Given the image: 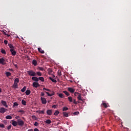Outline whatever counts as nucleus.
<instances>
[{"mask_svg":"<svg viewBox=\"0 0 131 131\" xmlns=\"http://www.w3.org/2000/svg\"><path fill=\"white\" fill-rule=\"evenodd\" d=\"M27 74H28V75H29V76H35V75H36V73H35V72H34L33 70H30L29 71H28L27 72Z\"/></svg>","mask_w":131,"mask_h":131,"instance_id":"nucleus-1","label":"nucleus"},{"mask_svg":"<svg viewBox=\"0 0 131 131\" xmlns=\"http://www.w3.org/2000/svg\"><path fill=\"white\" fill-rule=\"evenodd\" d=\"M17 125L19 126H23L24 125V121L21 119L17 120Z\"/></svg>","mask_w":131,"mask_h":131,"instance_id":"nucleus-2","label":"nucleus"},{"mask_svg":"<svg viewBox=\"0 0 131 131\" xmlns=\"http://www.w3.org/2000/svg\"><path fill=\"white\" fill-rule=\"evenodd\" d=\"M7 111H8V109L5 108V107L0 108V113H2V114H4L5 112H7Z\"/></svg>","mask_w":131,"mask_h":131,"instance_id":"nucleus-3","label":"nucleus"},{"mask_svg":"<svg viewBox=\"0 0 131 131\" xmlns=\"http://www.w3.org/2000/svg\"><path fill=\"white\" fill-rule=\"evenodd\" d=\"M10 52L11 53L12 56H13L14 57V56H16V51H15V49H10Z\"/></svg>","mask_w":131,"mask_h":131,"instance_id":"nucleus-4","label":"nucleus"},{"mask_svg":"<svg viewBox=\"0 0 131 131\" xmlns=\"http://www.w3.org/2000/svg\"><path fill=\"white\" fill-rule=\"evenodd\" d=\"M68 91L71 94H73L75 92V89L73 88H68Z\"/></svg>","mask_w":131,"mask_h":131,"instance_id":"nucleus-5","label":"nucleus"},{"mask_svg":"<svg viewBox=\"0 0 131 131\" xmlns=\"http://www.w3.org/2000/svg\"><path fill=\"white\" fill-rule=\"evenodd\" d=\"M40 86V85L38 83V82H34L33 83V88H38V86Z\"/></svg>","mask_w":131,"mask_h":131,"instance_id":"nucleus-6","label":"nucleus"},{"mask_svg":"<svg viewBox=\"0 0 131 131\" xmlns=\"http://www.w3.org/2000/svg\"><path fill=\"white\" fill-rule=\"evenodd\" d=\"M11 123L13 126H17L18 125V121L12 120Z\"/></svg>","mask_w":131,"mask_h":131,"instance_id":"nucleus-7","label":"nucleus"},{"mask_svg":"<svg viewBox=\"0 0 131 131\" xmlns=\"http://www.w3.org/2000/svg\"><path fill=\"white\" fill-rule=\"evenodd\" d=\"M1 103L2 105H3V106H5V107H6V108H8V106L7 105V102H6V101L2 100L1 101Z\"/></svg>","mask_w":131,"mask_h":131,"instance_id":"nucleus-8","label":"nucleus"},{"mask_svg":"<svg viewBox=\"0 0 131 131\" xmlns=\"http://www.w3.org/2000/svg\"><path fill=\"white\" fill-rule=\"evenodd\" d=\"M5 59L4 58H0V64H2V65H6V63H5Z\"/></svg>","mask_w":131,"mask_h":131,"instance_id":"nucleus-9","label":"nucleus"},{"mask_svg":"<svg viewBox=\"0 0 131 131\" xmlns=\"http://www.w3.org/2000/svg\"><path fill=\"white\" fill-rule=\"evenodd\" d=\"M41 101L42 104H46L47 103V99L43 97H41Z\"/></svg>","mask_w":131,"mask_h":131,"instance_id":"nucleus-10","label":"nucleus"},{"mask_svg":"<svg viewBox=\"0 0 131 131\" xmlns=\"http://www.w3.org/2000/svg\"><path fill=\"white\" fill-rule=\"evenodd\" d=\"M45 93H46V94H47V95H48V96H49V97H52V96H54V95H55L54 92H52V93L51 94H50L48 92H45Z\"/></svg>","mask_w":131,"mask_h":131,"instance_id":"nucleus-11","label":"nucleus"},{"mask_svg":"<svg viewBox=\"0 0 131 131\" xmlns=\"http://www.w3.org/2000/svg\"><path fill=\"white\" fill-rule=\"evenodd\" d=\"M32 79L34 81H36V82H38V81H39L38 78H37L36 77H34V76L32 78Z\"/></svg>","mask_w":131,"mask_h":131,"instance_id":"nucleus-12","label":"nucleus"},{"mask_svg":"<svg viewBox=\"0 0 131 131\" xmlns=\"http://www.w3.org/2000/svg\"><path fill=\"white\" fill-rule=\"evenodd\" d=\"M52 113H53V112H52V110H48L47 111V114L48 115H52Z\"/></svg>","mask_w":131,"mask_h":131,"instance_id":"nucleus-13","label":"nucleus"},{"mask_svg":"<svg viewBox=\"0 0 131 131\" xmlns=\"http://www.w3.org/2000/svg\"><path fill=\"white\" fill-rule=\"evenodd\" d=\"M38 51L41 54H45V51L41 49L40 48H38Z\"/></svg>","mask_w":131,"mask_h":131,"instance_id":"nucleus-14","label":"nucleus"},{"mask_svg":"<svg viewBox=\"0 0 131 131\" xmlns=\"http://www.w3.org/2000/svg\"><path fill=\"white\" fill-rule=\"evenodd\" d=\"M32 64H33V65H34V66H37V61H36L35 60H33Z\"/></svg>","mask_w":131,"mask_h":131,"instance_id":"nucleus-15","label":"nucleus"},{"mask_svg":"<svg viewBox=\"0 0 131 131\" xmlns=\"http://www.w3.org/2000/svg\"><path fill=\"white\" fill-rule=\"evenodd\" d=\"M30 94H31V91H30V90H27L26 91V95H27V96H29V95H30Z\"/></svg>","mask_w":131,"mask_h":131,"instance_id":"nucleus-16","label":"nucleus"},{"mask_svg":"<svg viewBox=\"0 0 131 131\" xmlns=\"http://www.w3.org/2000/svg\"><path fill=\"white\" fill-rule=\"evenodd\" d=\"M77 99L79 100V101H83V100H82V99L81 98V94H80L78 97H77Z\"/></svg>","mask_w":131,"mask_h":131,"instance_id":"nucleus-17","label":"nucleus"},{"mask_svg":"<svg viewBox=\"0 0 131 131\" xmlns=\"http://www.w3.org/2000/svg\"><path fill=\"white\" fill-rule=\"evenodd\" d=\"M60 114V112H59V111L56 110L55 111V112L54 113V115H55V116H58V115H59V114Z\"/></svg>","mask_w":131,"mask_h":131,"instance_id":"nucleus-18","label":"nucleus"},{"mask_svg":"<svg viewBox=\"0 0 131 131\" xmlns=\"http://www.w3.org/2000/svg\"><path fill=\"white\" fill-rule=\"evenodd\" d=\"M8 47H9L10 50H13L14 49V46H13V44L12 43H9L8 44Z\"/></svg>","mask_w":131,"mask_h":131,"instance_id":"nucleus-19","label":"nucleus"},{"mask_svg":"<svg viewBox=\"0 0 131 131\" xmlns=\"http://www.w3.org/2000/svg\"><path fill=\"white\" fill-rule=\"evenodd\" d=\"M68 99V101H69V102H70L71 103H72V102H73V99L72 98V97L69 96Z\"/></svg>","mask_w":131,"mask_h":131,"instance_id":"nucleus-20","label":"nucleus"},{"mask_svg":"<svg viewBox=\"0 0 131 131\" xmlns=\"http://www.w3.org/2000/svg\"><path fill=\"white\" fill-rule=\"evenodd\" d=\"M45 122L47 124H51V123H52V121H51L50 119H48L45 121Z\"/></svg>","mask_w":131,"mask_h":131,"instance_id":"nucleus-21","label":"nucleus"},{"mask_svg":"<svg viewBox=\"0 0 131 131\" xmlns=\"http://www.w3.org/2000/svg\"><path fill=\"white\" fill-rule=\"evenodd\" d=\"M49 79L50 80H51V81H52V82H55V83L57 82V80H56L55 79H53V78H52L51 77H49Z\"/></svg>","mask_w":131,"mask_h":131,"instance_id":"nucleus-22","label":"nucleus"},{"mask_svg":"<svg viewBox=\"0 0 131 131\" xmlns=\"http://www.w3.org/2000/svg\"><path fill=\"white\" fill-rule=\"evenodd\" d=\"M38 79H39V80H40L42 82H43V81H45V78H43V77H39L38 78Z\"/></svg>","mask_w":131,"mask_h":131,"instance_id":"nucleus-23","label":"nucleus"},{"mask_svg":"<svg viewBox=\"0 0 131 131\" xmlns=\"http://www.w3.org/2000/svg\"><path fill=\"white\" fill-rule=\"evenodd\" d=\"M6 75L7 77H9V76H11V75H12V74L9 72H7L6 73Z\"/></svg>","mask_w":131,"mask_h":131,"instance_id":"nucleus-24","label":"nucleus"},{"mask_svg":"<svg viewBox=\"0 0 131 131\" xmlns=\"http://www.w3.org/2000/svg\"><path fill=\"white\" fill-rule=\"evenodd\" d=\"M13 86L14 87V89H17L18 88V83L14 82V84L13 85Z\"/></svg>","mask_w":131,"mask_h":131,"instance_id":"nucleus-25","label":"nucleus"},{"mask_svg":"<svg viewBox=\"0 0 131 131\" xmlns=\"http://www.w3.org/2000/svg\"><path fill=\"white\" fill-rule=\"evenodd\" d=\"M63 116H64V117H68L69 116V115H68V113L63 112Z\"/></svg>","mask_w":131,"mask_h":131,"instance_id":"nucleus-26","label":"nucleus"},{"mask_svg":"<svg viewBox=\"0 0 131 131\" xmlns=\"http://www.w3.org/2000/svg\"><path fill=\"white\" fill-rule=\"evenodd\" d=\"M58 96L59 97V98H61V99H62V98H64V95L62 93L59 94Z\"/></svg>","mask_w":131,"mask_h":131,"instance_id":"nucleus-27","label":"nucleus"},{"mask_svg":"<svg viewBox=\"0 0 131 131\" xmlns=\"http://www.w3.org/2000/svg\"><path fill=\"white\" fill-rule=\"evenodd\" d=\"M6 119H12L13 118L10 115H7L5 117Z\"/></svg>","mask_w":131,"mask_h":131,"instance_id":"nucleus-28","label":"nucleus"},{"mask_svg":"<svg viewBox=\"0 0 131 131\" xmlns=\"http://www.w3.org/2000/svg\"><path fill=\"white\" fill-rule=\"evenodd\" d=\"M58 75L59 76H61L62 75V72L61 71V70H59L57 72Z\"/></svg>","mask_w":131,"mask_h":131,"instance_id":"nucleus-29","label":"nucleus"},{"mask_svg":"<svg viewBox=\"0 0 131 131\" xmlns=\"http://www.w3.org/2000/svg\"><path fill=\"white\" fill-rule=\"evenodd\" d=\"M63 94H64L66 96H70V94L68 93V92L64 91L63 92Z\"/></svg>","mask_w":131,"mask_h":131,"instance_id":"nucleus-30","label":"nucleus"},{"mask_svg":"<svg viewBox=\"0 0 131 131\" xmlns=\"http://www.w3.org/2000/svg\"><path fill=\"white\" fill-rule=\"evenodd\" d=\"M21 104H23L24 106H26V101L24 100V99H23L21 101Z\"/></svg>","mask_w":131,"mask_h":131,"instance_id":"nucleus-31","label":"nucleus"},{"mask_svg":"<svg viewBox=\"0 0 131 131\" xmlns=\"http://www.w3.org/2000/svg\"><path fill=\"white\" fill-rule=\"evenodd\" d=\"M19 78H15V79L14 80V83H19Z\"/></svg>","mask_w":131,"mask_h":131,"instance_id":"nucleus-32","label":"nucleus"},{"mask_svg":"<svg viewBox=\"0 0 131 131\" xmlns=\"http://www.w3.org/2000/svg\"><path fill=\"white\" fill-rule=\"evenodd\" d=\"M1 53H2V54H3L4 55H6V50H5V49H2L1 50Z\"/></svg>","mask_w":131,"mask_h":131,"instance_id":"nucleus-33","label":"nucleus"},{"mask_svg":"<svg viewBox=\"0 0 131 131\" xmlns=\"http://www.w3.org/2000/svg\"><path fill=\"white\" fill-rule=\"evenodd\" d=\"M25 91H26V86H24V88L21 90V92H22V93H24V92H25Z\"/></svg>","mask_w":131,"mask_h":131,"instance_id":"nucleus-34","label":"nucleus"},{"mask_svg":"<svg viewBox=\"0 0 131 131\" xmlns=\"http://www.w3.org/2000/svg\"><path fill=\"white\" fill-rule=\"evenodd\" d=\"M36 74L38 75V76H41V75H42L40 72H37Z\"/></svg>","mask_w":131,"mask_h":131,"instance_id":"nucleus-35","label":"nucleus"},{"mask_svg":"<svg viewBox=\"0 0 131 131\" xmlns=\"http://www.w3.org/2000/svg\"><path fill=\"white\" fill-rule=\"evenodd\" d=\"M32 118L34 120H37V118L36 117V116H35V115H33L32 116Z\"/></svg>","mask_w":131,"mask_h":131,"instance_id":"nucleus-36","label":"nucleus"},{"mask_svg":"<svg viewBox=\"0 0 131 131\" xmlns=\"http://www.w3.org/2000/svg\"><path fill=\"white\" fill-rule=\"evenodd\" d=\"M102 105L104 107V108H108V105L106 103H103Z\"/></svg>","mask_w":131,"mask_h":131,"instance_id":"nucleus-37","label":"nucleus"},{"mask_svg":"<svg viewBox=\"0 0 131 131\" xmlns=\"http://www.w3.org/2000/svg\"><path fill=\"white\" fill-rule=\"evenodd\" d=\"M38 69L39 70H40V71H43V70H44L43 68L40 67H38Z\"/></svg>","mask_w":131,"mask_h":131,"instance_id":"nucleus-38","label":"nucleus"},{"mask_svg":"<svg viewBox=\"0 0 131 131\" xmlns=\"http://www.w3.org/2000/svg\"><path fill=\"white\" fill-rule=\"evenodd\" d=\"M67 110H68V107H63L62 111H67Z\"/></svg>","mask_w":131,"mask_h":131,"instance_id":"nucleus-39","label":"nucleus"},{"mask_svg":"<svg viewBox=\"0 0 131 131\" xmlns=\"http://www.w3.org/2000/svg\"><path fill=\"white\" fill-rule=\"evenodd\" d=\"M39 114H45V111H39Z\"/></svg>","mask_w":131,"mask_h":131,"instance_id":"nucleus-40","label":"nucleus"},{"mask_svg":"<svg viewBox=\"0 0 131 131\" xmlns=\"http://www.w3.org/2000/svg\"><path fill=\"white\" fill-rule=\"evenodd\" d=\"M34 125L35 126H38V125H39V124L38 123V122H35L34 124Z\"/></svg>","mask_w":131,"mask_h":131,"instance_id":"nucleus-41","label":"nucleus"},{"mask_svg":"<svg viewBox=\"0 0 131 131\" xmlns=\"http://www.w3.org/2000/svg\"><path fill=\"white\" fill-rule=\"evenodd\" d=\"M18 103L17 102H14L13 103V107H17V106H18Z\"/></svg>","mask_w":131,"mask_h":131,"instance_id":"nucleus-42","label":"nucleus"},{"mask_svg":"<svg viewBox=\"0 0 131 131\" xmlns=\"http://www.w3.org/2000/svg\"><path fill=\"white\" fill-rule=\"evenodd\" d=\"M0 127H2V128H5V125L3 123L0 124Z\"/></svg>","mask_w":131,"mask_h":131,"instance_id":"nucleus-43","label":"nucleus"},{"mask_svg":"<svg viewBox=\"0 0 131 131\" xmlns=\"http://www.w3.org/2000/svg\"><path fill=\"white\" fill-rule=\"evenodd\" d=\"M11 128H12V125H9L8 127H7V129L8 130H10V129H11Z\"/></svg>","mask_w":131,"mask_h":131,"instance_id":"nucleus-44","label":"nucleus"},{"mask_svg":"<svg viewBox=\"0 0 131 131\" xmlns=\"http://www.w3.org/2000/svg\"><path fill=\"white\" fill-rule=\"evenodd\" d=\"M73 102L74 104H75V105H77V102H76V100L75 99H74L73 100Z\"/></svg>","mask_w":131,"mask_h":131,"instance_id":"nucleus-45","label":"nucleus"},{"mask_svg":"<svg viewBox=\"0 0 131 131\" xmlns=\"http://www.w3.org/2000/svg\"><path fill=\"white\" fill-rule=\"evenodd\" d=\"M43 91H47V92H51L50 90L47 89V88H43Z\"/></svg>","mask_w":131,"mask_h":131,"instance_id":"nucleus-46","label":"nucleus"},{"mask_svg":"<svg viewBox=\"0 0 131 131\" xmlns=\"http://www.w3.org/2000/svg\"><path fill=\"white\" fill-rule=\"evenodd\" d=\"M80 94V93H79L78 92H75L74 93V95L75 96H77L78 97V96Z\"/></svg>","mask_w":131,"mask_h":131,"instance_id":"nucleus-47","label":"nucleus"},{"mask_svg":"<svg viewBox=\"0 0 131 131\" xmlns=\"http://www.w3.org/2000/svg\"><path fill=\"white\" fill-rule=\"evenodd\" d=\"M74 115H78L79 114V112H76L73 113Z\"/></svg>","mask_w":131,"mask_h":131,"instance_id":"nucleus-48","label":"nucleus"},{"mask_svg":"<svg viewBox=\"0 0 131 131\" xmlns=\"http://www.w3.org/2000/svg\"><path fill=\"white\" fill-rule=\"evenodd\" d=\"M52 108H53V109H56V108H57V105H54L52 106Z\"/></svg>","mask_w":131,"mask_h":131,"instance_id":"nucleus-49","label":"nucleus"},{"mask_svg":"<svg viewBox=\"0 0 131 131\" xmlns=\"http://www.w3.org/2000/svg\"><path fill=\"white\" fill-rule=\"evenodd\" d=\"M4 43H5V45H8V40H4Z\"/></svg>","mask_w":131,"mask_h":131,"instance_id":"nucleus-50","label":"nucleus"},{"mask_svg":"<svg viewBox=\"0 0 131 131\" xmlns=\"http://www.w3.org/2000/svg\"><path fill=\"white\" fill-rule=\"evenodd\" d=\"M41 96L42 97H45V93H43V92H41Z\"/></svg>","mask_w":131,"mask_h":131,"instance_id":"nucleus-51","label":"nucleus"},{"mask_svg":"<svg viewBox=\"0 0 131 131\" xmlns=\"http://www.w3.org/2000/svg\"><path fill=\"white\" fill-rule=\"evenodd\" d=\"M18 112H19V113H24V111H23V110H19V111H18Z\"/></svg>","mask_w":131,"mask_h":131,"instance_id":"nucleus-52","label":"nucleus"},{"mask_svg":"<svg viewBox=\"0 0 131 131\" xmlns=\"http://www.w3.org/2000/svg\"><path fill=\"white\" fill-rule=\"evenodd\" d=\"M34 131H39L37 128H35L34 129Z\"/></svg>","mask_w":131,"mask_h":131,"instance_id":"nucleus-53","label":"nucleus"},{"mask_svg":"<svg viewBox=\"0 0 131 131\" xmlns=\"http://www.w3.org/2000/svg\"><path fill=\"white\" fill-rule=\"evenodd\" d=\"M19 118H20V117H19V116H16V117H15V119H17V120H18V119H19Z\"/></svg>","mask_w":131,"mask_h":131,"instance_id":"nucleus-54","label":"nucleus"},{"mask_svg":"<svg viewBox=\"0 0 131 131\" xmlns=\"http://www.w3.org/2000/svg\"><path fill=\"white\" fill-rule=\"evenodd\" d=\"M14 66L15 68H18V66H17V64H14Z\"/></svg>","mask_w":131,"mask_h":131,"instance_id":"nucleus-55","label":"nucleus"},{"mask_svg":"<svg viewBox=\"0 0 131 131\" xmlns=\"http://www.w3.org/2000/svg\"><path fill=\"white\" fill-rule=\"evenodd\" d=\"M28 131H33V129H30L28 130Z\"/></svg>","mask_w":131,"mask_h":131,"instance_id":"nucleus-56","label":"nucleus"},{"mask_svg":"<svg viewBox=\"0 0 131 131\" xmlns=\"http://www.w3.org/2000/svg\"><path fill=\"white\" fill-rule=\"evenodd\" d=\"M76 103H77V104L79 103V101H76Z\"/></svg>","mask_w":131,"mask_h":131,"instance_id":"nucleus-57","label":"nucleus"},{"mask_svg":"<svg viewBox=\"0 0 131 131\" xmlns=\"http://www.w3.org/2000/svg\"><path fill=\"white\" fill-rule=\"evenodd\" d=\"M0 93H2V89L0 88Z\"/></svg>","mask_w":131,"mask_h":131,"instance_id":"nucleus-58","label":"nucleus"},{"mask_svg":"<svg viewBox=\"0 0 131 131\" xmlns=\"http://www.w3.org/2000/svg\"><path fill=\"white\" fill-rule=\"evenodd\" d=\"M23 119H24V117H23Z\"/></svg>","mask_w":131,"mask_h":131,"instance_id":"nucleus-59","label":"nucleus"},{"mask_svg":"<svg viewBox=\"0 0 131 131\" xmlns=\"http://www.w3.org/2000/svg\"><path fill=\"white\" fill-rule=\"evenodd\" d=\"M50 72H52V71H50Z\"/></svg>","mask_w":131,"mask_h":131,"instance_id":"nucleus-60","label":"nucleus"}]
</instances>
